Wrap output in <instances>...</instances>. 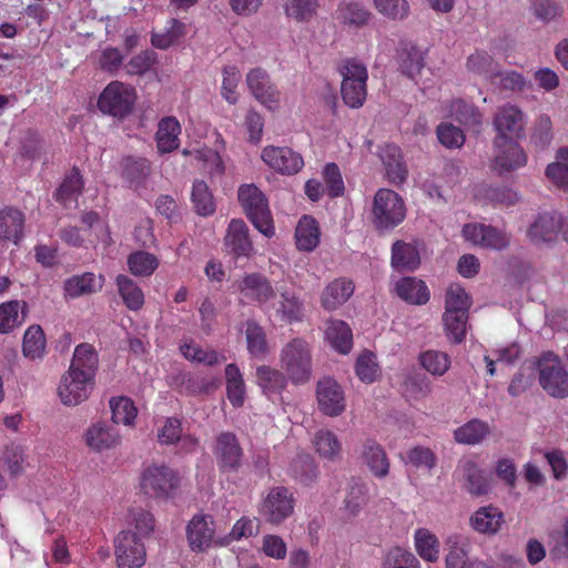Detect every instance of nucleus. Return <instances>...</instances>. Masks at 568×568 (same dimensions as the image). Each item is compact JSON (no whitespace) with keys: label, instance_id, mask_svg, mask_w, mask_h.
Instances as JSON below:
<instances>
[{"label":"nucleus","instance_id":"nucleus-32","mask_svg":"<svg viewBox=\"0 0 568 568\" xmlns=\"http://www.w3.org/2000/svg\"><path fill=\"white\" fill-rule=\"evenodd\" d=\"M99 367V356L91 344H79L73 353L69 369L85 374V377L94 381Z\"/></svg>","mask_w":568,"mask_h":568},{"label":"nucleus","instance_id":"nucleus-11","mask_svg":"<svg viewBox=\"0 0 568 568\" xmlns=\"http://www.w3.org/2000/svg\"><path fill=\"white\" fill-rule=\"evenodd\" d=\"M272 300L271 307L280 321L291 324L304 317V302L291 287L276 286L275 296Z\"/></svg>","mask_w":568,"mask_h":568},{"label":"nucleus","instance_id":"nucleus-62","mask_svg":"<svg viewBox=\"0 0 568 568\" xmlns=\"http://www.w3.org/2000/svg\"><path fill=\"white\" fill-rule=\"evenodd\" d=\"M399 67L409 79H415L424 68L423 52L415 47L404 50L400 54Z\"/></svg>","mask_w":568,"mask_h":568},{"label":"nucleus","instance_id":"nucleus-2","mask_svg":"<svg viewBox=\"0 0 568 568\" xmlns=\"http://www.w3.org/2000/svg\"><path fill=\"white\" fill-rule=\"evenodd\" d=\"M529 368L538 372L539 384L549 395L559 398L568 396V372L552 351H546L532 359Z\"/></svg>","mask_w":568,"mask_h":568},{"label":"nucleus","instance_id":"nucleus-23","mask_svg":"<svg viewBox=\"0 0 568 568\" xmlns=\"http://www.w3.org/2000/svg\"><path fill=\"white\" fill-rule=\"evenodd\" d=\"M378 154L388 181L396 185L403 184L407 180L408 169L402 150L395 144H385L379 149Z\"/></svg>","mask_w":568,"mask_h":568},{"label":"nucleus","instance_id":"nucleus-18","mask_svg":"<svg viewBox=\"0 0 568 568\" xmlns=\"http://www.w3.org/2000/svg\"><path fill=\"white\" fill-rule=\"evenodd\" d=\"M224 246L227 254L239 257H250L253 243L248 236V227L243 220L233 219L226 230Z\"/></svg>","mask_w":568,"mask_h":568},{"label":"nucleus","instance_id":"nucleus-46","mask_svg":"<svg viewBox=\"0 0 568 568\" xmlns=\"http://www.w3.org/2000/svg\"><path fill=\"white\" fill-rule=\"evenodd\" d=\"M470 527L481 535L497 532V508L493 505L478 508L469 518Z\"/></svg>","mask_w":568,"mask_h":568},{"label":"nucleus","instance_id":"nucleus-57","mask_svg":"<svg viewBox=\"0 0 568 568\" xmlns=\"http://www.w3.org/2000/svg\"><path fill=\"white\" fill-rule=\"evenodd\" d=\"M191 200L199 215L207 216L214 213L215 203L213 195L204 181H195L193 183Z\"/></svg>","mask_w":568,"mask_h":568},{"label":"nucleus","instance_id":"nucleus-60","mask_svg":"<svg viewBox=\"0 0 568 568\" xmlns=\"http://www.w3.org/2000/svg\"><path fill=\"white\" fill-rule=\"evenodd\" d=\"M112 420L114 424L132 425L136 417V408L128 397L112 398L110 400Z\"/></svg>","mask_w":568,"mask_h":568},{"label":"nucleus","instance_id":"nucleus-39","mask_svg":"<svg viewBox=\"0 0 568 568\" xmlns=\"http://www.w3.org/2000/svg\"><path fill=\"white\" fill-rule=\"evenodd\" d=\"M490 426L480 420L471 419L454 430V439L458 444L476 445L479 444L489 433Z\"/></svg>","mask_w":568,"mask_h":568},{"label":"nucleus","instance_id":"nucleus-50","mask_svg":"<svg viewBox=\"0 0 568 568\" xmlns=\"http://www.w3.org/2000/svg\"><path fill=\"white\" fill-rule=\"evenodd\" d=\"M93 273H84L68 278L64 282L65 296L77 298L84 294H91L101 287Z\"/></svg>","mask_w":568,"mask_h":568},{"label":"nucleus","instance_id":"nucleus-49","mask_svg":"<svg viewBox=\"0 0 568 568\" xmlns=\"http://www.w3.org/2000/svg\"><path fill=\"white\" fill-rule=\"evenodd\" d=\"M23 355L30 359H40L45 352V337L39 325L28 327L23 335Z\"/></svg>","mask_w":568,"mask_h":568},{"label":"nucleus","instance_id":"nucleus-4","mask_svg":"<svg viewBox=\"0 0 568 568\" xmlns=\"http://www.w3.org/2000/svg\"><path fill=\"white\" fill-rule=\"evenodd\" d=\"M343 78L341 93L343 101L351 108H359L366 99V67L356 60H346L339 68Z\"/></svg>","mask_w":568,"mask_h":568},{"label":"nucleus","instance_id":"nucleus-26","mask_svg":"<svg viewBox=\"0 0 568 568\" xmlns=\"http://www.w3.org/2000/svg\"><path fill=\"white\" fill-rule=\"evenodd\" d=\"M390 265L397 272H414L420 265V255L413 243L397 240L390 250Z\"/></svg>","mask_w":568,"mask_h":568},{"label":"nucleus","instance_id":"nucleus-51","mask_svg":"<svg viewBox=\"0 0 568 568\" xmlns=\"http://www.w3.org/2000/svg\"><path fill=\"white\" fill-rule=\"evenodd\" d=\"M158 257L145 251H136L129 255L128 266L134 276L149 277L159 267Z\"/></svg>","mask_w":568,"mask_h":568},{"label":"nucleus","instance_id":"nucleus-54","mask_svg":"<svg viewBox=\"0 0 568 568\" xmlns=\"http://www.w3.org/2000/svg\"><path fill=\"white\" fill-rule=\"evenodd\" d=\"M415 547L426 561L435 562L439 558V540L427 529L420 528L415 531Z\"/></svg>","mask_w":568,"mask_h":568},{"label":"nucleus","instance_id":"nucleus-7","mask_svg":"<svg viewBox=\"0 0 568 568\" xmlns=\"http://www.w3.org/2000/svg\"><path fill=\"white\" fill-rule=\"evenodd\" d=\"M294 505L293 493L287 487L275 486L263 495L258 513L265 521L280 525L293 514Z\"/></svg>","mask_w":568,"mask_h":568},{"label":"nucleus","instance_id":"nucleus-5","mask_svg":"<svg viewBox=\"0 0 568 568\" xmlns=\"http://www.w3.org/2000/svg\"><path fill=\"white\" fill-rule=\"evenodd\" d=\"M374 224L379 230L393 229L403 222L406 209L402 197L393 190L381 189L373 202Z\"/></svg>","mask_w":568,"mask_h":568},{"label":"nucleus","instance_id":"nucleus-25","mask_svg":"<svg viewBox=\"0 0 568 568\" xmlns=\"http://www.w3.org/2000/svg\"><path fill=\"white\" fill-rule=\"evenodd\" d=\"M290 381L286 374L281 369L262 365L256 368V383L261 387L263 394L272 400L281 397Z\"/></svg>","mask_w":568,"mask_h":568},{"label":"nucleus","instance_id":"nucleus-30","mask_svg":"<svg viewBox=\"0 0 568 568\" xmlns=\"http://www.w3.org/2000/svg\"><path fill=\"white\" fill-rule=\"evenodd\" d=\"M355 290L351 280L341 277L331 282L323 291L321 296L322 306L327 311H334L353 295Z\"/></svg>","mask_w":568,"mask_h":568},{"label":"nucleus","instance_id":"nucleus-1","mask_svg":"<svg viewBox=\"0 0 568 568\" xmlns=\"http://www.w3.org/2000/svg\"><path fill=\"white\" fill-rule=\"evenodd\" d=\"M278 364L294 385L306 384L313 373L311 345L304 338H292L282 346Z\"/></svg>","mask_w":568,"mask_h":568},{"label":"nucleus","instance_id":"nucleus-33","mask_svg":"<svg viewBox=\"0 0 568 568\" xmlns=\"http://www.w3.org/2000/svg\"><path fill=\"white\" fill-rule=\"evenodd\" d=\"M181 124L174 116L163 118L158 124L155 134L156 146L160 153H169L180 145Z\"/></svg>","mask_w":568,"mask_h":568},{"label":"nucleus","instance_id":"nucleus-61","mask_svg":"<svg viewBox=\"0 0 568 568\" xmlns=\"http://www.w3.org/2000/svg\"><path fill=\"white\" fill-rule=\"evenodd\" d=\"M247 349L252 356L263 357L267 352L266 336L263 328L255 322L246 323Z\"/></svg>","mask_w":568,"mask_h":568},{"label":"nucleus","instance_id":"nucleus-48","mask_svg":"<svg viewBox=\"0 0 568 568\" xmlns=\"http://www.w3.org/2000/svg\"><path fill=\"white\" fill-rule=\"evenodd\" d=\"M26 304L19 301H10L0 305V333H9L24 322Z\"/></svg>","mask_w":568,"mask_h":568},{"label":"nucleus","instance_id":"nucleus-3","mask_svg":"<svg viewBox=\"0 0 568 568\" xmlns=\"http://www.w3.org/2000/svg\"><path fill=\"white\" fill-rule=\"evenodd\" d=\"M237 200L252 224L262 234L271 237L274 226L265 194L253 183L242 184L237 190Z\"/></svg>","mask_w":568,"mask_h":568},{"label":"nucleus","instance_id":"nucleus-17","mask_svg":"<svg viewBox=\"0 0 568 568\" xmlns=\"http://www.w3.org/2000/svg\"><path fill=\"white\" fill-rule=\"evenodd\" d=\"M83 438L85 445L97 453L113 449L121 444L119 430L103 420L90 425L84 432Z\"/></svg>","mask_w":568,"mask_h":568},{"label":"nucleus","instance_id":"nucleus-34","mask_svg":"<svg viewBox=\"0 0 568 568\" xmlns=\"http://www.w3.org/2000/svg\"><path fill=\"white\" fill-rule=\"evenodd\" d=\"M362 459L374 476L383 478L389 471V460L384 448L374 440L367 439L363 444Z\"/></svg>","mask_w":568,"mask_h":568},{"label":"nucleus","instance_id":"nucleus-12","mask_svg":"<svg viewBox=\"0 0 568 568\" xmlns=\"http://www.w3.org/2000/svg\"><path fill=\"white\" fill-rule=\"evenodd\" d=\"M261 159L270 169L283 175L296 174L304 166L302 155L287 146L267 145L262 150Z\"/></svg>","mask_w":568,"mask_h":568},{"label":"nucleus","instance_id":"nucleus-28","mask_svg":"<svg viewBox=\"0 0 568 568\" xmlns=\"http://www.w3.org/2000/svg\"><path fill=\"white\" fill-rule=\"evenodd\" d=\"M395 293L410 305H424L429 301L430 293L425 282L417 277H403L395 283Z\"/></svg>","mask_w":568,"mask_h":568},{"label":"nucleus","instance_id":"nucleus-20","mask_svg":"<svg viewBox=\"0 0 568 568\" xmlns=\"http://www.w3.org/2000/svg\"><path fill=\"white\" fill-rule=\"evenodd\" d=\"M236 285L237 291L244 298L258 304H266L275 296V288H273L268 278L261 273L246 274L237 281Z\"/></svg>","mask_w":568,"mask_h":568},{"label":"nucleus","instance_id":"nucleus-22","mask_svg":"<svg viewBox=\"0 0 568 568\" xmlns=\"http://www.w3.org/2000/svg\"><path fill=\"white\" fill-rule=\"evenodd\" d=\"M562 227V217L556 211L540 213L527 231L530 242L539 244L556 240Z\"/></svg>","mask_w":568,"mask_h":568},{"label":"nucleus","instance_id":"nucleus-64","mask_svg":"<svg viewBox=\"0 0 568 568\" xmlns=\"http://www.w3.org/2000/svg\"><path fill=\"white\" fill-rule=\"evenodd\" d=\"M367 487L359 480H353L345 497V508L356 515L367 503Z\"/></svg>","mask_w":568,"mask_h":568},{"label":"nucleus","instance_id":"nucleus-13","mask_svg":"<svg viewBox=\"0 0 568 568\" xmlns=\"http://www.w3.org/2000/svg\"><path fill=\"white\" fill-rule=\"evenodd\" d=\"M316 398L320 410L327 416H339L345 410L344 392L341 385L331 377L318 381Z\"/></svg>","mask_w":568,"mask_h":568},{"label":"nucleus","instance_id":"nucleus-21","mask_svg":"<svg viewBox=\"0 0 568 568\" xmlns=\"http://www.w3.org/2000/svg\"><path fill=\"white\" fill-rule=\"evenodd\" d=\"M448 552L445 557L446 568H494L493 564L469 557V544L462 536H452L448 539Z\"/></svg>","mask_w":568,"mask_h":568},{"label":"nucleus","instance_id":"nucleus-63","mask_svg":"<svg viewBox=\"0 0 568 568\" xmlns=\"http://www.w3.org/2000/svg\"><path fill=\"white\" fill-rule=\"evenodd\" d=\"M530 10L544 23H550L564 13V9L557 0H532Z\"/></svg>","mask_w":568,"mask_h":568},{"label":"nucleus","instance_id":"nucleus-41","mask_svg":"<svg viewBox=\"0 0 568 568\" xmlns=\"http://www.w3.org/2000/svg\"><path fill=\"white\" fill-rule=\"evenodd\" d=\"M180 352L187 361L214 366L224 361V357L212 348H203L193 341H185L180 345Z\"/></svg>","mask_w":568,"mask_h":568},{"label":"nucleus","instance_id":"nucleus-37","mask_svg":"<svg viewBox=\"0 0 568 568\" xmlns=\"http://www.w3.org/2000/svg\"><path fill=\"white\" fill-rule=\"evenodd\" d=\"M296 245L301 251H313L320 243V230L316 221L304 215L295 231Z\"/></svg>","mask_w":568,"mask_h":568},{"label":"nucleus","instance_id":"nucleus-59","mask_svg":"<svg viewBox=\"0 0 568 568\" xmlns=\"http://www.w3.org/2000/svg\"><path fill=\"white\" fill-rule=\"evenodd\" d=\"M468 314L444 313L443 324L446 336L453 343H462L467 332Z\"/></svg>","mask_w":568,"mask_h":568},{"label":"nucleus","instance_id":"nucleus-52","mask_svg":"<svg viewBox=\"0 0 568 568\" xmlns=\"http://www.w3.org/2000/svg\"><path fill=\"white\" fill-rule=\"evenodd\" d=\"M186 34L185 23L171 19L164 31L153 33L151 37V43L158 49H168L172 44L176 43Z\"/></svg>","mask_w":568,"mask_h":568},{"label":"nucleus","instance_id":"nucleus-43","mask_svg":"<svg viewBox=\"0 0 568 568\" xmlns=\"http://www.w3.org/2000/svg\"><path fill=\"white\" fill-rule=\"evenodd\" d=\"M374 9L388 21L402 22L410 14L408 0H372Z\"/></svg>","mask_w":568,"mask_h":568},{"label":"nucleus","instance_id":"nucleus-8","mask_svg":"<svg viewBox=\"0 0 568 568\" xmlns=\"http://www.w3.org/2000/svg\"><path fill=\"white\" fill-rule=\"evenodd\" d=\"M135 101V91L132 87L113 81L100 94L98 106L105 113L123 118L130 113Z\"/></svg>","mask_w":568,"mask_h":568},{"label":"nucleus","instance_id":"nucleus-40","mask_svg":"<svg viewBox=\"0 0 568 568\" xmlns=\"http://www.w3.org/2000/svg\"><path fill=\"white\" fill-rule=\"evenodd\" d=\"M122 178L131 185H140L150 174V162L144 158L125 156L121 161Z\"/></svg>","mask_w":568,"mask_h":568},{"label":"nucleus","instance_id":"nucleus-56","mask_svg":"<svg viewBox=\"0 0 568 568\" xmlns=\"http://www.w3.org/2000/svg\"><path fill=\"white\" fill-rule=\"evenodd\" d=\"M83 189V181L79 170L73 169L65 176L60 187L57 190L55 200L63 205L75 202Z\"/></svg>","mask_w":568,"mask_h":568},{"label":"nucleus","instance_id":"nucleus-47","mask_svg":"<svg viewBox=\"0 0 568 568\" xmlns=\"http://www.w3.org/2000/svg\"><path fill=\"white\" fill-rule=\"evenodd\" d=\"M471 306V297L465 291V288L457 284H450L445 294V312L455 314H468Z\"/></svg>","mask_w":568,"mask_h":568},{"label":"nucleus","instance_id":"nucleus-42","mask_svg":"<svg viewBox=\"0 0 568 568\" xmlns=\"http://www.w3.org/2000/svg\"><path fill=\"white\" fill-rule=\"evenodd\" d=\"M545 174L559 190L568 192V148L557 150Z\"/></svg>","mask_w":568,"mask_h":568},{"label":"nucleus","instance_id":"nucleus-55","mask_svg":"<svg viewBox=\"0 0 568 568\" xmlns=\"http://www.w3.org/2000/svg\"><path fill=\"white\" fill-rule=\"evenodd\" d=\"M419 364L433 376H443L450 367V357L446 352L427 349L419 355Z\"/></svg>","mask_w":568,"mask_h":568},{"label":"nucleus","instance_id":"nucleus-14","mask_svg":"<svg viewBox=\"0 0 568 568\" xmlns=\"http://www.w3.org/2000/svg\"><path fill=\"white\" fill-rule=\"evenodd\" d=\"M526 126L527 119L519 106L506 104L499 109V141H523Z\"/></svg>","mask_w":568,"mask_h":568},{"label":"nucleus","instance_id":"nucleus-29","mask_svg":"<svg viewBox=\"0 0 568 568\" xmlns=\"http://www.w3.org/2000/svg\"><path fill=\"white\" fill-rule=\"evenodd\" d=\"M24 214L16 207L0 210V240L18 244L23 237Z\"/></svg>","mask_w":568,"mask_h":568},{"label":"nucleus","instance_id":"nucleus-6","mask_svg":"<svg viewBox=\"0 0 568 568\" xmlns=\"http://www.w3.org/2000/svg\"><path fill=\"white\" fill-rule=\"evenodd\" d=\"M179 483L176 473L163 464L148 466L140 478L141 490L152 498L172 497Z\"/></svg>","mask_w":568,"mask_h":568},{"label":"nucleus","instance_id":"nucleus-58","mask_svg":"<svg viewBox=\"0 0 568 568\" xmlns=\"http://www.w3.org/2000/svg\"><path fill=\"white\" fill-rule=\"evenodd\" d=\"M318 7V0H286L284 10L288 18L306 22L316 14Z\"/></svg>","mask_w":568,"mask_h":568},{"label":"nucleus","instance_id":"nucleus-38","mask_svg":"<svg viewBox=\"0 0 568 568\" xmlns=\"http://www.w3.org/2000/svg\"><path fill=\"white\" fill-rule=\"evenodd\" d=\"M118 291L125 306L131 311H139L144 304V294L141 287L126 275L120 274L115 278Z\"/></svg>","mask_w":568,"mask_h":568},{"label":"nucleus","instance_id":"nucleus-16","mask_svg":"<svg viewBox=\"0 0 568 568\" xmlns=\"http://www.w3.org/2000/svg\"><path fill=\"white\" fill-rule=\"evenodd\" d=\"M214 454L224 471H236L242 465L243 450L233 433H221L216 437Z\"/></svg>","mask_w":568,"mask_h":568},{"label":"nucleus","instance_id":"nucleus-9","mask_svg":"<svg viewBox=\"0 0 568 568\" xmlns=\"http://www.w3.org/2000/svg\"><path fill=\"white\" fill-rule=\"evenodd\" d=\"M94 381L85 377L83 373L68 369L61 377L58 395L65 406H77L89 398Z\"/></svg>","mask_w":568,"mask_h":568},{"label":"nucleus","instance_id":"nucleus-31","mask_svg":"<svg viewBox=\"0 0 568 568\" xmlns=\"http://www.w3.org/2000/svg\"><path fill=\"white\" fill-rule=\"evenodd\" d=\"M528 156L520 146V140H503L499 142V173L524 168Z\"/></svg>","mask_w":568,"mask_h":568},{"label":"nucleus","instance_id":"nucleus-24","mask_svg":"<svg viewBox=\"0 0 568 568\" xmlns=\"http://www.w3.org/2000/svg\"><path fill=\"white\" fill-rule=\"evenodd\" d=\"M334 17L344 27L359 29L367 26L374 16L362 2L343 0L337 6Z\"/></svg>","mask_w":568,"mask_h":568},{"label":"nucleus","instance_id":"nucleus-10","mask_svg":"<svg viewBox=\"0 0 568 568\" xmlns=\"http://www.w3.org/2000/svg\"><path fill=\"white\" fill-rule=\"evenodd\" d=\"M118 568H140L145 562V548L135 534L123 530L114 539Z\"/></svg>","mask_w":568,"mask_h":568},{"label":"nucleus","instance_id":"nucleus-44","mask_svg":"<svg viewBox=\"0 0 568 568\" xmlns=\"http://www.w3.org/2000/svg\"><path fill=\"white\" fill-rule=\"evenodd\" d=\"M226 394L234 407H241L245 399V384L240 368L235 364L225 367Z\"/></svg>","mask_w":568,"mask_h":568},{"label":"nucleus","instance_id":"nucleus-45","mask_svg":"<svg viewBox=\"0 0 568 568\" xmlns=\"http://www.w3.org/2000/svg\"><path fill=\"white\" fill-rule=\"evenodd\" d=\"M463 236L466 241L481 247H495L497 232L494 227L480 223H469L463 227Z\"/></svg>","mask_w":568,"mask_h":568},{"label":"nucleus","instance_id":"nucleus-53","mask_svg":"<svg viewBox=\"0 0 568 568\" xmlns=\"http://www.w3.org/2000/svg\"><path fill=\"white\" fill-rule=\"evenodd\" d=\"M290 474L295 480L307 486L316 479L318 470L314 459L307 454H302L292 462Z\"/></svg>","mask_w":568,"mask_h":568},{"label":"nucleus","instance_id":"nucleus-15","mask_svg":"<svg viewBox=\"0 0 568 568\" xmlns=\"http://www.w3.org/2000/svg\"><path fill=\"white\" fill-rule=\"evenodd\" d=\"M246 84L253 97L268 109L278 104L280 92L262 68L252 69L246 75Z\"/></svg>","mask_w":568,"mask_h":568},{"label":"nucleus","instance_id":"nucleus-27","mask_svg":"<svg viewBox=\"0 0 568 568\" xmlns=\"http://www.w3.org/2000/svg\"><path fill=\"white\" fill-rule=\"evenodd\" d=\"M468 493L481 496L488 493L489 483L485 473L469 458L462 459L456 468Z\"/></svg>","mask_w":568,"mask_h":568},{"label":"nucleus","instance_id":"nucleus-36","mask_svg":"<svg viewBox=\"0 0 568 568\" xmlns=\"http://www.w3.org/2000/svg\"><path fill=\"white\" fill-rule=\"evenodd\" d=\"M325 338L341 354H347L353 346V335L348 325L339 320L327 322Z\"/></svg>","mask_w":568,"mask_h":568},{"label":"nucleus","instance_id":"nucleus-35","mask_svg":"<svg viewBox=\"0 0 568 568\" xmlns=\"http://www.w3.org/2000/svg\"><path fill=\"white\" fill-rule=\"evenodd\" d=\"M313 446L320 457L336 462L342 457V443L335 433L328 429L317 430L312 439Z\"/></svg>","mask_w":568,"mask_h":568},{"label":"nucleus","instance_id":"nucleus-19","mask_svg":"<svg viewBox=\"0 0 568 568\" xmlns=\"http://www.w3.org/2000/svg\"><path fill=\"white\" fill-rule=\"evenodd\" d=\"M214 523L207 515L197 514L186 526V539L192 551L202 552L210 548L214 537Z\"/></svg>","mask_w":568,"mask_h":568}]
</instances>
